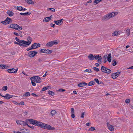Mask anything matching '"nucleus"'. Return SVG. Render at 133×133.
<instances>
[{
  "label": "nucleus",
  "mask_w": 133,
  "mask_h": 133,
  "mask_svg": "<svg viewBox=\"0 0 133 133\" xmlns=\"http://www.w3.org/2000/svg\"><path fill=\"white\" fill-rule=\"evenodd\" d=\"M46 73H47V71H46L45 74L43 76V77H44L46 76Z\"/></svg>",
  "instance_id": "61"
},
{
  "label": "nucleus",
  "mask_w": 133,
  "mask_h": 133,
  "mask_svg": "<svg viewBox=\"0 0 133 133\" xmlns=\"http://www.w3.org/2000/svg\"><path fill=\"white\" fill-rule=\"evenodd\" d=\"M106 57H105V56H104V57H105V58H104V63H105L107 61V58H106Z\"/></svg>",
  "instance_id": "48"
},
{
  "label": "nucleus",
  "mask_w": 133,
  "mask_h": 133,
  "mask_svg": "<svg viewBox=\"0 0 133 133\" xmlns=\"http://www.w3.org/2000/svg\"><path fill=\"white\" fill-rule=\"evenodd\" d=\"M126 33L127 35V36H128L130 35V31L129 29H127L126 31Z\"/></svg>",
  "instance_id": "30"
},
{
  "label": "nucleus",
  "mask_w": 133,
  "mask_h": 133,
  "mask_svg": "<svg viewBox=\"0 0 133 133\" xmlns=\"http://www.w3.org/2000/svg\"><path fill=\"white\" fill-rule=\"evenodd\" d=\"M88 84L87 83L85 82H82L78 84V86L79 87H83L87 85Z\"/></svg>",
  "instance_id": "12"
},
{
  "label": "nucleus",
  "mask_w": 133,
  "mask_h": 133,
  "mask_svg": "<svg viewBox=\"0 0 133 133\" xmlns=\"http://www.w3.org/2000/svg\"><path fill=\"white\" fill-rule=\"evenodd\" d=\"M94 81H95L98 84H99V81L97 79H94Z\"/></svg>",
  "instance_id": "43"
},
{
  "label": "nucleus",
  "mask_w": 133,
  "mask_h": 133,
  "mask_svg": "<svg viewBox=\"0 0 133 133\" xmlns=\"http://www.w3.org/2000/svg\"><path fill=\"white\" fill-rule=\"evenodd\" d=\"M84 112H83L81 115V118H83L84 117Z\"/></svg>",
  "instance_id": "51"
},
{
  "label": "nucleus",
  "mask_w": 133,
  "mask_h": 133,
  "mask_svg": "<svg viewBox=\"0 0 133 133\" xmlns=\"http://www.w3.org/2000/svg\"><path fill=\"white\" fill-rule=\"evenodd\" d=\"M95 65L97 67H98L99 66L98 63H96L95 64Z\"/></svg>",
  "instance_id": "62"
},
{
  "label": "nucleus",
  "mask_w": 133,
  "mask_h": 133,
  "mask_svg": "<svg viewBox=\"0 0 133 133\" xmlns=\"http://www.w3.org/2000/svg\"><path fill=\"white\" fill-rule=\"evenodd\" d=\"M28 1L27 3L30 4H34V2L32 0H28Z\"/></svg>",
  "instance_id": "37"
},
{
  "label": "nucleus",
  "mask_w": 133,
  "mask_h": 133,
  "mask_svg": "<svg viewBox=\"0 0 133 133\" xmlns=\"http://www.w3.org/2000/svg\"><path fill=\"white\" fill-rule=\"evenodd\" d=\"M118 13L116 12H113L111 13L108 14L104 16V18L105 20H108L111 17H113L117 15Z\"/></svg>",
  "instance_id": "3"
},
{
  "label": "nucleus",
  "mask_w": 133,
  "mask_h": 133,
  "mask_svg": "<svg viewBox=\"0 0 133 133\" xmlns=\"http://www.w3.org/2000/svg\"><path fill=\"white\" fill-rule=\"evenodd\" d=\"M14 43L15 44H16L20 46H22V47H26L25 45H24V44H22L20 43H19L18 42H17L16 41L14 42Z\"/></svg>",
  "instance_id": "22"
},
{
  "label": "nucleus",
  "mask_w": 133,
  "mask_h": 133,
  "mask_svg": "<svg viewBox=\"0 0 133 133\" xmlns=\"http://www.w3.org/2000/svg\"><path fill=\"white\" fill-rule=\"evenodd\" d=\"M88 57L89 59L91 60H93L94 59V56L91 54L89 55Z\"/></svg>",
  "instance_id": "19"
},
{
  "label": "nucleus",
  "mask_w": 133,
  "mask_h": 133,
  "mask_svg": "<svg viewBox=\"0 0 133 133\" xmlns=\"http://www.w3.org/2000/svg\"><path fill=\"white\" fill-rule=\"evenodd\" d=\"M52 42L53 43V44H56L58 43L56 41H52Z\"/></svg>",
  "instance_id": "56"
},
{
  "label": "nucleus",
  "mask_w": 133,
  "mask_h": 133,
  "mask_svg": "<svg viewBox=\"0 0 133 133\" xmlns=\"http://www.w3.org/2000/svg\"><path fill=\"white\" fill-rule=\"evenodd\" d=\"M65 90L63 89H59L58 90L60 92H63V91H65Z\"/></svg>",
  "instance_id": "45"
},
{
  "label": "nucleus",
  "mask_w": 133,
  "mask_h": 133,
  "mask_svg": "<svg viewBox=\"0 0 133 133\" xmlns=\"http://www.w3.org/2000/svg\"><path fill=\"white\" fill-rule=\"evenodd\" d=\"M21 33H22L21 32H19V33H17L15 32H14V34L17 36L20 35Z\"/></svg>",
  "instance_id": "33"
},
{
  "label": "nucleus",
  "mask_w": 133,
  "mask_h": 133,
  "mask_svg": "<svg viewBox=\"0 0 133 133\" xmlns=\"http://www.w3.org/2000/svg\"><path fill=\"white\" fill-rule=\"evenodd\" d=\"M106 57H107V59L108 60V62H111V54H108V56H106Z\"/></svg>",
  "instance_id": "17"
},
{
  "label": "nucleus",
  "mask_w": 133,
  "mask_h": 133,
  "mask_svg": "<svg viewBox=\"0 0 133 133\" xmlns=\"http://www.w3.org/2000/svg\"><path fill=\"white\" fill-rule=\"evenodd\" d=\"M102 0H95L94 3L96 4H97Z\"/></svg>",
  "instance_id": "39"
},
{
  "label": "nucleus",
  "mask_w": 133,
  "mask_h": 133,
  "mask_svg": "<svg viewBox=\"0 0 133 133\" xmlns=\"http://www.w3.org/2000/svg\"><path fill=\"white\" fill-rule=\"evenodd\" d=\"M112 65L113 66H114L116 65L117 64V63L116 61L114 60H113L112 61Z\"/></svg>",
  "instance_id": "40"
},
{
  "label": "nucleus",
  "mask_w": 133,
  "mask_h": 133,
  "mask_svg": "<svg viewBox=\"0 0 133 133\" xmlns=\"http://www.w3.org/2000/svg\"><path fill=\"white\" fill-rule=\"evenodd\" d=\"M15 39L18 42L22 44H24V45L27 47L29 46L30 44L32 41V39L30 37H29L27 39L28 41H27L24 40H21L17 37L15 38Z\"/></svg>",
  "instance_id": "2"
},
{
  "label": "nucleus",
  "mask_w": 133,
  "mask_h": 133,
  "mask_svg": "<svg viewBox=\"0 0 133 133\" xmlns=\"http://www.w3.org/2000/svg\"><path fill=\"white\" fill-rule=\"evenodd\" d=\"M31 13L30 12H27L25 13H22L21 12L20 13V14L22 15L23 16H27V15H29L31 14Z\"/></svg>",
  "instance_id": "21"
},
{
  "label": "nucleus",
  "mask_w": 133,
  "mask_h": 133,
  "mask_svg": "<svg viewBox=\"0 0 133 133\" xmlns=\"http://www.w3.org/2000/svg\"><path fill=\"white\" fill-rule=\"evenodd\" d=\"M22 26H21L16 24L15 29L18 31H20L22 30Z\"/></svg>",
  "instance_id": "16"
},
{
  "label": "nucleus",
  "mask_w": 133,
  "mask_h": 133,
  "mask_svg": "<svg viewBox=\"0 0 133 133\" xmlns=\"http://www.w3.org/2000/svg\"><path fill=\"white\" fill-rule=\"evenodd\" d=\"M17 70L18 69H15L14 68H12L8 69L7 70V71L8 72L10 73H14L15 74L17 72Z\"/></svg>",
  "instance_id": "9"
},
{
  "label": "nucleus",
  "mask_w": 133,
  "mask_h": 133,
  "mask_svg": "<svg viewBox=\"0 0 133 133\" xmlns=\"http://www.w3.org/2000/svg\"><path fill=\"white\" fill-rule=\"evenodd\" d=\"M49 9L51 11H53V12H54V11H55V9L54 8H49Z\"/></svg>",
  "instance_id": "52"
},
{
  "label": "nucleus",
  "mask_w": 133,
  "mask_h": 133,
  "mask_svg": "<svg viewBox=\"0 0 133 133\" xmlns=\"http://www.w3.org/2000/svg\"><path fill=\"white\" fill-rule=\"evenodd\" d=\"M48 94L50 95L53 96L54 95V92L51 91L49 90L48 91Z\"/></svg>",
  "instance_id": "31"
},
{
  "label": "nucleus",
  "mask_w": 133,
  "mask_h": 133,
  "mask_svg": "<svg viewBox=\"0 0 133 133\" xmlns=\"http://www.w3.org/2000/svg\"><path fill=\"white\" fill-rule=\"evenodd\" d=\"M99 57L98 55H94V59L96 60L98 59Z\"/></svg>",
  "instance_id": "36"
},
{
  "label": "nucleus",
  "mask_w": 133,
  "mask_h": 133,
  "mask_svg": "<svg viewBox=\"0 0 133 133\" xmlns=\"http://www.w3.org/2000/svg\"><path fill=\"white\" fill-rule=\"evenodd\" d=\"M2 68V69H7L8 68V66L5 65L0 64V68Z\"/></svg>",
  "instance_id": "23"
},
{
  "label": "nucleus",
  "mask_w": 133,
  "mask_h": 133,
  "mask_svg": "<svg viewBox=\"0 0 133 133\" xmlns=\"http://www.w3.org/2000/svg\"><path fill=\"white\" fill-rule=\"evenodd\" d=\"M21 104L22 105H24V103L22 101L20 103H19V104Z\"/></svg>",
  "instance_id": "53"
},
{
  "label": "nucleus",
  "mask_w": 133,
  "mask_h": 133,
  "mask_svg": "<svg viewBox=\"0 0 133 133\" xmlns=\"http://www.w3.org/2000/svg\"><path fill=\"white\" fill-rule=\"evenodd\" d=\"M13 103L15 104H19V103H18L16 101H14L13 102Z\"/></svg>",
  "instance_id": "55"
},
{
  "label": "nucleus",
  "mask_w": 133,
  "mask_h": 133,
  "mask_svg": "<svg viewBox=\"0 0 133 133\" xmlns=\"http://www.w3.org/2000/svg\"><path fill=\"white\" fill-rule=\"evenodd\" d=\"M95 83V82L94 81H90L89 82V83L88 84V86H91L93 85H94Z\"/></svg>",
  "instance_id": "29"
},
{
  "label": "nucleus",
  "mask_w": 133,
  "mask_h": 133,
  "mask_svg": "<svg viewBox=\"0 0 133 133\" xmlns=\"http://www.w3.org/2000/svg\"><path fill=\"white\" fill-rule=\"evenodd\" d=\"M46 87H44L42 90V91H44L46 90Z\"/></svg>",
  "instance_id": "50"
},
{
  "label": "nucleus",
  "mask_w": 133,
  "mask_h": 133,
  "mask_svg": "<svg viewBox=\"0 0 133 133\" xmlns=\"http://www.w3.org/2000/svg\"><path fill=\"white\" fill-rule=\"evenodd\" d=\"M92 2V1L91 0H90L89 1L87 2L88 3H91Z\"/></svg>",
  "instance_id": "64"
},
{
  "label": "nucleus",
  "mask_w": 133,
  "mask_h": 133,
  "mask_svg": "<svg viewBox=\"0 0 133 133\" xmlns=\"http://www.w3.org/2000/svg\"><path fill=\"white\" fill-rule=\"evenodd\" d=\"M98 62L99 64H101L102 62V58L101 56H100L99 58L98 59Z\"/></svg>",
  "instance_id": "27"
},
{
  "label": "nucleus",
  "mask_w": 133,
  "mask_h": 133,
  "mask_svg": "<svg viewBox=\"0 0 133 133\" xmlns=\"http://www.w3.org/2000/svg\"><path fill=\"white\" fill-rule=\"evenodd\" d=\"M90 123H89V122L87 123L86 124V126H89V125H90Z\"/></svg>",
  "instance_id": "59"
},
{
  "label": "nucleus",
  "mask_w": 133,
  "mask_h": 133,
  "mask_svg": "<svg viewBox=\"0 0 133 133\" xmlns=\"http://www.w3.org/2000/svg\"><path fill=\"white\" fill-rule=\"evenodd\" d=\"M30 96V94L29 92H26L25 93L24 95H23L24 96Z\"/></svg>",
  "instance_id": "35"
},
{
  "label": "nucleus",
  "mask_w": 133,
  "mask_h": 133,
  "mask_svg": "<svg viewBox=\"0 0 133 133\" xmlns=\"http://www.w3.org/2000/svg\"><path fill=\"white\" fill-rule=\"evenodd\" d=\"M71 116L72 118H74L75 116V115L74 114V113L72 114Z\"/></svg>",
  "instance_id": "57"
},
{
  "label": "nucleus",
  "mask_w": 133,
  "mask_h": 133,
  "mask_svg": "<svg viewBox=\"0 0 133 133\" xmlns=\"http://www.w3.org/2000/svg\"><path fill=\"white\" fill-rule=\"evenodd\" d=\"M108 128L109 130L111 131H113L114 130L113 126L109 124H107Z\"/></svg>",
  "instance_id": "20"
},
{
  "label": "nucleus",
  "mask_w": 133,
  "mask_h": 133,
  "mask_svg": "<svg viewBox=\"0 0 133 133\" xmlns=\"http://www.w3.org/2000/svg\"><path fill=\"white\" fill-rule=\"evenodd\" d=\"M15 8L17 10L21 11H22L23 9V7L21 6H14Z\"/></svg>",
  "instance_id": "18"
},
{
  "label": "nucleus",
  "mask_w": 133,
  "mask_h": 133,
  "mask_svg": "<svg viewBox=\"0 0 133 133\" xmlns=\"http://www.w3.org/2000/svg\"><path fill=\"white\" fill-rule=\"evenodd\" d=\"M29 121L31 124L35 126L40 127L42 128L48 130H52L53 129V128L50 125L43 123L42 122L37 121L36 120L32 119H26L25 121H17L16 123L17 124L23 125H28L27 122Z\"/></svg>",
  "instance_id": "1"
},
{
  "label": "nucleus",
  "mask_w": 133,
  "mask_h": 133,
  "mask_svg": "<svg viewBox=\"0 0 133 133\" xmlns=\"http://www.w3.org/2000/svg\"><path fill=\"white\" fill-rule=\"evenodd\" d=\"M56 113V111L55 110H52L51 112V114L52 116H53Z\"/></svg>",
  "instance_id": "34"
},
{
  "label": "nucleus",
  "mask_w": 133,
  "mask_h": 133,
  "mask_svg": "<svg viewBox=\"0 0 133 133\" xmlns=\"http://www.w3.org/2000/svg\"><path fill=\"white\" fill-rule=\"evenodd\" d=\"M41 52L44 53H45L50 54L52 52V51L46 49H42L40 50Z\"/></svg>",
  "instance_id": "6"
},
{
  "label": "nucleus",
  "mask_w": 133,
  "mask_h": 133,
  "mask_svg": "<svg viewBox=\"0 0 133 133\" xmlns=\"http://www.w3.org/2000/svg\"><path fill=\"white\" fill-rule=\"evenodd\" d=\"M27 9L25 8H24L23 7V9L22 11H25V10H26Z\"/></svg>",
  "instance_id": "60"
},
{
  "label": "nucleus",
  "mask_w": 133,
  "mask_h": 133,
  "mask_svg": "<svg viewBox=\"0 0 133 133\" xmlns=\"http://www.w3.org/2000/svg\"><path fill=\"white\" fill-rule=\"evenodd\" d=\"M2 96L4 97L5 99H8L12 98V96L8 94H6L5 96Z\"/></svg>",
  "instance_id": "11"
},
{
  "label": "nucleus",
  "mask_w": 133,
  "mask_h": 133,
  "mask_svg": "<svg viewBox=\"0 0 133 133\" xmlns=\"http://www.w3.org/2000/svg\"><path fill=\"white\" fill-rule=\"evenodd\" d=\"M101 69L102 71L104 73L110 74L111 72V71L110 69H108L107 68L104 66H102Z\"/></svg>",
  "instance_id": "5"
},
{
  "label": "nucleus",
  "mask_w": 133,
  "mask_h": 133,
  "mask_svg": "<svg viewBox=\"0 0 133 133\" xmlns=\"http://www.w3.org/2000/svg\"><path fill=\"white\" fill-rule=\"evenodd\" d=\"M92 70L90 69H87L85 70L84 71V72H89V73H91L92 72Z\"/></svg>",
  "instance_id": "28"
},
{
  "label": "nucleus",
  "mask_w": 133,
  "mask_h": 133,
  "mask_svg": "<svg viewBox=\"0 0 133 133\" xmlns=\"http://www.w3.org/2000/svg\"><path fill=\"white\" fill-rule=\"evenodd\" d=\"M33 49L32 48V47L31 46L30 47H29V48H28L26 49V50L27 51H29Z\"/></svg>",
  "instance_id": "44"
},
{
  "label": "nucleus",
  "mask_w": 133,
  "mask_h": 133,
  "mask_svg": "<svg viewBox=\"0 0 133 133\" xmlns=\"http://www.w3.org/2000/svg\"><path fill=\"white\" fill-rule=\"evenodd\" d=\"M1 23L4 25L7 24L5 20L4 21H2Z\"/></svg>",
  "instance_id": "46"
},
{
  "label": "nucleus",
  "mask_w": 133,
  "mask_h": 133,
  "mask_svg": "<svg viewBox=\"0 0 133 133\" xmlns=\"http://www.w3.org/2000/svg\"><path fill=\"white\" fill-rule=\"evenodd\" d=\"M51 27H54V26L55 25V24L51 23Z\"/></svg>",
  "instance_id": "63"
},
{
  "label": "nucleus",
  "mask_w": 133,
  "mask_h": 133,
  "mask_svg": "<svg viewBox=\"0 0 133 133\" xmlns=\"http://www.w3.org/2000/svg\"><path fill=\"white\" fill-rule=\"evenodd\" d=\"M7 24L11 23L12 22V19L10 18L7 17L5 20Z\"/></svg>",
  "instance_id": "14"
},
{
  "label": "nucleus",
  "mask_w": 133,
  "mask_h": 133,
  "mask_svg": "<svg viewBox=\"0 0 133 133\" xmlns=\"http://www.w3.org/2000/svg\"><path fill=\"white\" fill-rule=\"evenodd\" d=\"M71 112L72 114L74 113V109L73 108H71Z\"/></svg>",
  "instance_id": "54"
},
{
  "label": "nucleus",
  "mask_w": 133,
  "mask_h": 133,
  "mask_svg": "<svg viewBox=\"0 0 133 133\" xmlns=\"http://www.w3.org/2000/svg\"><path fill=\"white\" fill-rule=\"evenodd\" d=\"M53 45L52 41L46 44V45L49 47H51Z\"/></svg>",
  "instance_id": "26"
},
{
  "label": "nucleus",
  "mask_w": 133,
  "mask_h": 133,
  "mask_svg": "<svg viewBox=\"0 0 133 133\" xmlns=\"http://www.w3.org/2000/svg\"><path fill=\"white\" fill-rule=\"evenodd\" d=\"M7 13L9 16L11 17L14 14V12L11 11L10 10H8L7 11Z\"/></svg>",
  "instance_id": "13"
},
{
  "label": "nucleus",
  "mask_w": 133,
  "mask_h": 133,
  "mask_svg": "<svg viewBox=\"0 0 133 133\" xmlns=\"http://www.w3.org/2000/svg\"><path fill=\"white\" fill-rule=\"evenodd\" d=\"M30 79L31 81H33L36 83H39L41 82V78L39 76H36L32 77Z\"/></svg>",
  "instance_id": "4"
},
{
  "label": "nucleus",
  "mask_w": 133,
  "mask_h": 133,
  "mask_svg": "<svg viewBox=\"0 0 133 133\" xmlns=\"http://www.w3.org/2000/svg\"><path fill=\"white\" fill-rule=\"evenodd\" d=\"M16 24H10V28L14 29H15L16 26Z\"/></svg>",
  "instance_id": "24"
},
{
  "label": "nucleus",
  "mask_w": 133,
  "mask_h": 133,
  "mask_svg": "<svg viewBox=\"0 0 133 133\" xmlns=\"http://www.w3.org/2000/svg\"><path fill=\"white\" fill-rule=\"evenodd\" d=\"M51 17L52 16H50L49 17H46L43 19V21L46 22H48L51 20Z\"/></svg>",
  "instance_id": "15"
},
{
  "label": "nucleus",
  "mask_w": 133,
  "mask_h": 133,
  "mask_svg": "<svg viewBox=\"0 0 133 133\" xmlns=\"http://www.w3.org/2000/svg\"><path fill=\"white\" fill-rule=\"evenodd\" d=\"M31 81V83L32 85L34 86H35L36 85V83L32 81Z\"/></svg>",
  "instance_id": "49"
},
{
  "label": "nucleus",
  "mask_w": 133,
  "mask_h": 133,
  "mask_svg": "<svg viewBox=\"0 0 133 133\" xmlns=\"http://www.w3.org/2000/svg\"><path fill=\"white\" fill-rule=\"evenodd\" d=\"M115 73L118 76V75L120 74V72H117Z\"/></svg>",
  "instance_id": "58"
},
{
  "label": "nucleus",
  "mask_w": 133,
  "mask_h": 133,
  "mask_svg": "<svg viewBox=\"0 0 133 133\" xmlns=\"http://www.w3.org/2000/svg\"><path fill=\"white\" fill-rule=\"evenodd\" d=\"M118 34V32L117 31H115L114 33L112 34L113 36H117Z\"/></svg>",
  "instance_id": "32"
},
{
  "label": "nucleus",
  "mask_w": 133,
  "mask_h": 133,
  "mask_svg": "<svg viewBox=\"0 0 133 133\" xmlns=\"http://www.w3.org/2000/svg\"><path fill=\"white\" fill-rule=\"evenodd\" d=\"M31 46L33 49H36L39 47L40 44L39 43H35L33 44Z\"/></svg>",
  "instance_id": "8"
},
{
  "label": "nucleus",
  "mask_w": 133,
  "mask_h": 133,
  "mask_svg": "<svg viewBox=\"0 0 133 133\" xmlns=\"http://www.w3.org/2000/svg\"><path fill=\"white\" fill-rule=\"evenodd\" d=\"M37 54V52L35 51H30L28 55L29 57H32L34 56Z\"/></svg>",
  "instance_id": "7"
},
{
  "label": "nucleus",
  "mask_w": 133,
  "mask_h": 133,
  "mask_svg": "<svg viewBox=\"0 0 133 133\" xmlns=\"http://www.w3.org/2000/svg\"><path fill=\"white\" fill-rule=\"evenodd\" d=\"M93 69L95 71H96V72H98L99 71V69L98 68L96 67H94Z\"/></svg>",
  "instance_id": "42"
},
{
  "label": "nucleus",
  "mask_w": 133,
  "mask_h": 133,
  "mask_svg": "<svg viewBox=\"0 0 133 133\" xmlns=\"http://www.w3.org/2000/svg\"><path fill=\"white\" fill-rule=\"evenodd\" d=\"M63 19H61L59 20L54 21V23L58 25H60L63 23Z\"/></svg>",
  "instance_id": "10"
},
{
  "label": "nucleus",
  "mask_w": 133,
  "mask_h": 133,
  "mask_svg": "<svg viewBox=\"0 0 133 133\" xmlns=\"http://www.w3.org/2000/svg\"><path fill=\"white\" fill-rule=\"evenodd\" d=\"M111 76L112 78L114 79H116L118 76L115 73L112 74Z\"/></svg>",
  "instance_id": "25"
},
{
  "label": "nucleus",
  "mask_w": 133,
  "mask_h": 133,
  "mask_svg": "<svg viewBox=\"0 0 133 133\" xmlns=\"http://www.w3.org/2000/svg\"><path fill=\"white\" fill-rule=\"evenodd\" d=\"M130 100L129 99H127L125 100V102L127 103H129L130 102Z\"/></svg>",
  "instance_id": "47"
},
{
  "label": "nucleus",
  "mask_w": 133,
  "mask_h": 133,
  "mask_svg": "<svg viewBox=\"0 0 133 133\" xmlns=\"http://www.w3.org/2000/svg\"><path fill=\"white\" fill-rule=\"evenodd\" d=\"M95 129L94 127H91L90 128L89 130V131H93L95 130Z\"/></svg>",
  "instance_id": "41"
},
{
  "label": "nucleus",
  "mask_w": 133,
  "mask_h": 133,
  "mask_svg": "<svg viewBox=\"0 0 133 133\" xmlns=\"http://www.w3.org/2000/svg\"><path fill=\"white\" fill-rule=\"evenodd\" d=\"M8 87L7 86H4L2 88V90L4 91H5L7 90Z\"/></svg>",
  "instance_id": "38"
}]
</instances>
